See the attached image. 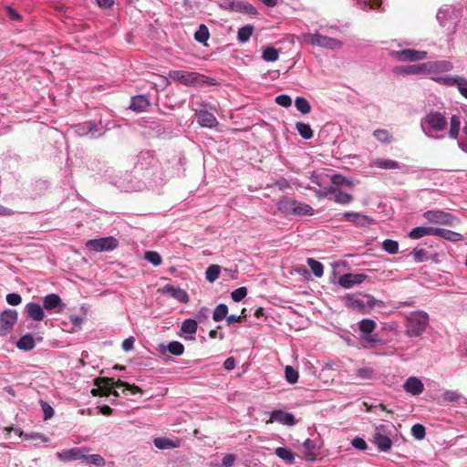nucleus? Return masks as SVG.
I'll use <instances>...</instances> for the list:
<instances>
[{
  "label": "nucleus",
  "instance_id": "50",
  "mask_svg": "<svg viewBox=\"0 0 467 467\" xmlns=\"http://www.w3.org/2000/svg\"><path fill=\"white\" fill-rule=\"evenodd\" d=\"M285 379L290 384H295L298 380V372L291 366L285 367Z\"/></svg>",
  "mask_w": 467,
  "mask_h": 467
},
{
  "label": "nucleus",
  "instance_id": "10",
  "mask_svg": "<svg viewBox=\"0 0 467 467\" xmlns=\"http://www.w3.org/2000/svg\"><path fill=\"white\" fill-rule=\"evenodd\" d=\"M75 131L78 136H88L96 139L104 134L102 128H99L95 121H87L75 126Z\"/></svg>",
  "mask_w": 467,
  "mask_h": 467
},
{
  "label": "nucleus",
  "instance_id": "1",
  "mask_svg": "<svg viewBox=\"0 0 467 467\" xmlns=\"http://www.w3.org/2000/svg\"><path fill=\"white\" fill-rule=\"evenodd\" d=\"M420 130L423 134L432 140H442L446 137L448 120L445 113L431 110L421 118Z\"/></svg>",
  "mask_w": 467,
  "mask_h": 467
},
{
  "label": "nucleus",
  "instance_id": "9",
  "mask_svg": "<svg viewBox=\"0 0 467 467\" xmlns=\"http://www.w3.org/2000/svg\"><path fill=\"white\" fill-rule=\"evenodd\" d=\"M389 56L398 61H420L427 57V52L416 49L393 50Z\"/></svg>",
  "mask_w": 467,
  "mask_h": 467
},
{
  "label": "nucleus",
  "instance_id": "62",
  "mask_svg": "<svg viewBox=\"0 0 467 467\" xmlns=\"http://www.w3.org/2000/svg\"><path fill=\"white\" fill-rule=\"evenodd\" d=\"M25 439L26 440L40 441L42 442L47 441V438L44 434L37 433V432L26 433Z\"/></svg>",
  "mask_w": 467,
  "mask_h": 467
},
{
  "label": "nucleus",
  "instance_id": "27",
  "mask_svg": "<svg viewBox=\"0 0 467 467\" xmlns=\"http://www.w3.org/2000/svg\"><path fill=\"white\" fill-rule=\"evenodd\" d=\"M28 316L36 321H40L44 318L45 313L40 305L36 303H29L26 306Z\"/></svg>",
  "mask_w": 467,
  "mask_h": 467
},
{
  "label": "nucleus",
  "instance_id": "37",
  "mask_svg": "<svg viewBox=\"0 0 467 467\" xmlns=\"http://www.w3.org/2000/svg\"><path fill=\"white\" fill-rule=\"evenodd\" d=\"M210 33L205 25H200L197 31L194 33V38L197 42L205 44L209 39Z\"/></svg>",
  "mask_w": 467,
  "mask_h": 467
},
{
  "label": "nucleus",
  "instance_id": "63",
  "mask_svg": "<svg viewBox=\"0 0 467 467\" xmlns=\"http://www.w3.org/2000/svg\"><path fill=\"white\" fill-rule=\"evenodd\" d=\"M41 405H42V409H43V412H44V419L45 420L51 419L54 415L53 408L47 402H42Z\"/></svg>",
  "mask_w": 467,
  "mask_h": 467
},
{
  "label": "nucleus",
  "instance_id": "19",
  "mask_svg": "<svg viewBox=\"0 0 467 467\" xmlns=\"http://www.w3.org/2000/svg\"><path fill=\"white\" fill-rule=\"evenodd\" d=\"M404 389L412 395H419L423 391L424 386L419 379L412 377L404 383Z\"/></svg>",
  "mask_w": 467,
  "mask_h": 467
},
{
  "label": "nucleus",
  "instance_id": "44",
  "mask_svg": "<svg viewBox=\"0 0 467 467\" xmlns=\"http://www.w3.org/2000/svg\"><path fill=\"white\" fill-rule=\"evenodd\" d=\"M221 268L217 265H210L205 272V277L209 282L215 281L220 275Z\"/></svg>",
  "mask_w": 467,
  "mask_h": 467
},
{
  "label": "nucleus",
  "instance_id": "12",
  "mask_svg": "<svg viewBox=\"0 0 467 467\" xmlns=\"http://www.w3.org/2000/svg\"><path fill=\"white\" fill-rule=\"evenodd\" d=\"M275 421H277L287 426H294L296 423V418L292 413L284 411L282 410H274L271 413L270 419L267 420V423H273Z\"/></svg>",
  "mask_w": 467,
  "mask_h": 467
},
{
  "label": "nucleus",
  "instance_id": "40",
  "mask_svg": "<svg viewBox=\"0 0 467 467\" xmlns=\"http://www.w3.org/2000/svg\"><path fill=\"white\" fill-rule=\"evenodd\" d=\"M306 263L308 266L311 268V271L317 277H320L324 273L323 265L314 258H307Z\"/></svg>",
  "mask_w": 467,
  "mask_h": 467
},
{
  "label": "nucleus",
  "instance_id": "56",
  "mask_svg": "<svg viewBox=\"0 0 467 467\" xmlns=\"http://www.w3.org/2000/svg\"><path fill=\"white\" fill-rule=\"evenodd\" d=\"M426 235H427L426 226L415 227L409 233V236L411 239H420Z\"/></svg>",
  "mask_w": 467,
  "mask_h": 467
},
{
  "label": "nucleus",
  "instance_id": "43",
  "mask_svg": "<svg viewBox=\"0 0 467 467\" xmlns=\"http://www.w3.org/2000/svg\"><path fill=\"white\" fill-rule=\"evenodd\" d=\"M358 328L365 334H371L376 328V323L371 319H363L358 323Z\"/></svg>",
  "mask_w": 467,
  "mask_h": 467
},
{
  "label": "nucleus",
  "instance_id": "3",
  "mask_svg": "<svg viewBox=\"0 0 467 467\" xmlns=\"http://www.w3.org/2000/svg\"><path fill=\"white\" fill-rule=\"evenodd\" d=\"M345 301L348 307L362 314L369 313L375 309L379 310L385 306L383 301L377 300L368 294H363V299L356 298L354 294L348 295L345 297Z\"/></svg>",
  "mask_w": 467,
  "mask_h": 467
},
{
  "label": "nucleus",
  "instance_id": "41",
  "mask_svg": "<svg viewBox=\"0 0 467 467\" xmlns=\"http://www.w3.org/2000/svg\"><path fill=\"white\" fill-rule=\"evenodd\" d=\"M279 57V52L273 47H266L262 54V58L266 62H275Z\"/></svg>",
  "mask_w": 467,
  "mask_h": 467
},
{
  "label": "nucleus",
  "instance_id": "45",
  "mask_svg": "<svg viewBox=\"0 0 467 467\" xmlns=\"http://www.w3.org/2000/svg\"><path fill=\"white\" fill-rule=\"evenodd\" d=\"M144 258L154 266L160 265L162 262L161 256L155 251L145 252Z\"/></svg>",
  "mask_w": 467,
  "mask_h": 467
},
{
  "label": "nucleus",
  "instance_id": "38",
  "mask_svg": "<svg viewBox=\"0 0 467 467\" xmlns=\"http://www.w3.org/2000/svg\"><path fill=\"white\" fill-rule=\"evenodd\" d=\"M362 10L378 9L381 5V0H355Z\"/></svg>",
  "mask_w": 467,
  "mask_h": 467
},
{
  "label": "nucleus",
  "instance_id": "59",
  "mask_svg": "<svg viewBox=\"0 0 467 467\" xmlns=\"http://www.w3.org/2000/svg\"><path fill=\"white\" fill-rule=\"evenodd\" d=\"M275 102H276V104H278L282 107H285V108H288L292 105V99H291L290 96L285 95V94L278 95L275 98Z\"/></svg>",
  "mask_w": 467,
  "mask_h": 467
},
{
  "label": "nucleus",
  "instance_id": "49",
  "mask_svg": "<svg viewBox=\"0 0 467 467\" xmlns=\"http://www.w3.org/2000/svg\"><path fill=\"white\" fill-rule=\"evenodd\" d=\"M374 223V220L367 215L357 213V217L354 219L353 223L359 227L370 225Z\"/></svg>",
  "mask_w": 467,
  "mask_h": 467
},
{
  "label": "nucleus",
  "instance_id": "18",
  "mask_svg": "<svg viewBox=\"0 0 467 467\" xmlns=\"http://www.w3.org/2000/svg\"><path fill=\"white\" fill-rule=\"evenodd\" d=\"M373 442L381 451H388L392 447V441L390 438L379 431H376L373 434Z\"/></svg>",
  "mask_w": 467,
  "mask_h": 467
},
{
  "label": "nucleus",
  "instance_id": "16",
  "mask_svg": "<svg viewBox=\"0 0 467 467\" xmlns=\"http://www.w3.org/2000/svg\"><path fill=\"white\" fill-rule=\"evenodd\" d=\"M329 192L335 202L339 204H348L353 201V196L349 193L344 192L337 187L329 186Z\"/></svg>",
  "mask_w": 467,
  "mask_h": 467
},
{
  "label": "nucleus",
  "instance_id": "47",
  "mask_svg": "<svg viewBox=\"0 0 467 467\" xmlns=\"http://www.w3.org/2000/svg\"><path fill=\"white\" fill-rule=\"evenodd\" d=\"M356 374L362 379H371L375 377V370L370 367H362L357 369Z\"/></svg>",
  "mask_w": 467,
  "mask_h": 467
},
{
  "label": "nucleus",
  "instance_id": "48",
  "mask_svg": "<svg viewBox=\"0 0 467 467\" xmlns=\"http://www.w3.org/2000/svg\"><path fill=\"white\" fill-rule=\"evenodd\" d=\"M382 247L387 253L390 254H395L398 253L399 244L394 240L386 239L382 243Z\"/></svg>",
  "mask_w": 467,
  "mask_h": 467
},
{
  "label": "nucleus",
  "instance_id": "64",
  "mask_svg": "<svg viewBox=\"0 0 467 467\" xmlns=\"http://www.w3.org/2000/svg\"><path fill=\"white\" fill-rule=\"evenodd\" d=\"M134 337H130L122 341V349L126 352L130 351L134 348Z\"/></svg>",
  "mask_w": 467,
  "mask_h": 467
},
{
  "label": "nucleus",
  "instance_id": "29",
  "mask_svg": "<svg viewBox=\"0 0 467 467\" xmlns=\"http://www.w3.org/2000/svg\"><path fill=\"white\" fill-rule=\"evenodd\" d=\"M313 214V208L304 202H298L296 200V204L293 208V215H312Z\"/></svg>",
  "mask_w": 467,
  "mask_h": 467
},
{
  "label": "nucleus",
  "instance_id": "60",
  "mask_svg": "<svg viewBox=\"0 0 467 467\" xmlns=\"http://www.w3.org/2000/svg\"><path fill=\"white\" fill-rule=\"evenodd\" d=\"M412 255L416 262L421 263L426 259V251L422 248H415L412 252Z\"/></svg>",
  "mask_w": 467,
  "mask_h": 467
},
{
  "label": "nucleus",
  "instance_id": "55",
  "mask_svg": "<svg viewBox=\"0 0 467 467\" xmlns=\"http://www.w3.org/2000/svg\"><path fill=\"white\" fill-rule=\"evenodd\" d=\"M411 433L415 439L422 440L426 434L425 428L421 424H415L411 428Z\"/></svg>",
  "mask_w": 467,
  "mask_h": 467
},
{
  "label": "nucleus",
  "instance_id": "58",
  "mask_svg": "<svg viewBox=\"0 0 467 467\" xmlns=\"http://www.w3.org/2000/svg\"><path fill=\"white\" fill-rule=\"evenodd\" d=\"M303 447L305 448L306 456L315 457L314 450L316 446L314 441L306 439L303 443Z\"/></svg>",
  "mask_w": 467,
  "mask_h": 467
},
{
  "label": "nucleus",
  "instance_id": "5",
  "mask_svg": "<svg viewBox=\"0 0 467 467\" xmlns=\"http://www.w3.org/2000/svg\"><path fill=\"white\" fill-rule=\"evenodd\" d=\"M305 43L331 50H337L343 47V42L337 38L323 36L318 33H306L302 35Z\"/></svg>",
  "mask_w": 467,
  "mask_h": 467
},
{
  "label": "nucleus",
  "instance_id": "31",
  "mask_svg": "<svg viewBox=\"0 0 467 467\" xmlns=\"http://www.w3.org/2000/svg\"><path fill=\"white\" fill-rule=\"evenodd\" d=\"M439 236L453 243L463 240V236L461 234L443 228L440 229Z\"/></svg>",
  "mask_w": 467,
  "mask_h": 467
},
{
  "label": "nucleus",
  "instance_id": "35",
  "mask_svg": "<svg viewBox=\"0 0 467 467\" xmlns=\"http://www.w3.org/2000/svg\"><path fill=\"white\" fill-rule=\"evenodd\" d=\"M295 107L302 114L306 115L311 111V105L308 100L303 97H296L295 99Z\"/></svg>",
  "mask_w": 467,
  "mask_h": 467
},
{
  "label": "nucleus",
  "instance_id": "8",
  "mask_svg": "<svg viewBox=\"0 0 467 467\" xmlns=\"http://www.w3.org/2000/svg\"><path fill=\"white\" fill-rule=\"evenodd\" d=\"M169 77L173 81L179 82L185 86H197L204 82L203 75L185 70H171L169 73Z\"/></svg>",
  "mask_w": 467,
  "mask_h": 467
},
{
  "label": "nucleus",
  "instance_id": "26",
  "mask_svg": "<svg viewBox=\"0 0 467 467\" xmlns=\"http://www.w3.org/2000/svg\"><path fill=\"white\" fill-rule=\"evenodd\" d=\"M461 129V118L458 115H452L450 119V129L448 130V137L455 140L459 136Z\"/></svg>",
  "mask_w": 467,
  "mask_h": 467
},
{
  "label": "nucleus",
  "instance_id": "17",
  "mask_svg": "<svg viewBox=\"0 0 467 467\" xmlns=\"http://www.w3.org/2000/svg\"><path fill=\"white\" fill-rule=\"evenodd\" d=\"M394 72L403 75L426 74L424 63L419 65L400 66L395 67Z\"/></svg>",
  "mask_w": 467,
  "mask_h": 467
},
{
  "label": "nucleus",
  "instance_id": "23",
  "mask_svg": "<svg viewBox=\"0 0 467 467\" xmlns=\"http://www.w3.org/2000/svg\"><path fill=\"white\" fill-rule=\"evenodd\" d=\"M295 204L296 200L288 197H284L276 202L278 211L285 215L293 214V208Z\"/></svg>",
  "mask_w": 467,
  "mask_h": 467
},
{
  "label": "nucleus",
  "instance_id": "53",
  "mask_svg": "<svg viewBox=\"0 0 467 467\" xmlns=\"http://www.w3.org/2000/svg\"><path fill=\"white\" fill-rule=\"evenodd\" d=\"M462 398L461 393L456 390H446L442 394V400L444 402H455Z\"/></svg>",
  "mask_w": 467,
  "mask_h": 467
},
{
  "label": "nucleus",
  "instance_id": "34",
  "mask_svg": "<svg viewBox=\"0 0 467 467\" xmlns=\"http://www.w3.org/2000/svg\"><path fill=\"white\" fill-rule=\"evenodd\" d=\"M463 77L461 76H446L442 78H432V79L438 81L439 83L447 85V86H456L457 88L460 87V82H462V79Z\"/></svg>",
  "mask_w": 467,
  "mask_h": 467
},
{
  "label": "nucleus",
  "instance_id": "4",
  "mask_svg": "<svg viewBox=\"0 0 467 467\" xmlns=\"http://www.w3.org/2000/svg\"><path fill=\"white\" fill-rule=\"evenodd\" d=\"M429 324V316L423 311L411 313L406 318L405 334L408 337H420L426 330Z\"/></svg>",
  "mask_w": 467,
  "mask_h": 467
},
{
  "label": "nucleus",
  "instance_id": "33",
  "mask_svg": "<svg viewBox=\"0 0 467 467\" xmlns=\"http://www.w3.org/2000/svg\"><path fill=\"white\" fill-rule=\"evenodd\" d=\"M296 129L304 140H309L313 137L314 133L309 124L298 121L296 123Z\"/></svg>",
  "mask_w": 467,
  "mask_h": 467
},
{
  "label": "nucleus",
  "instance_id": "24",
  "mask_svg": "<svg viewBox=\"0 0 467 467\" xmlns=\"http://www.w3.org/2000/svg\"><path fill=\"white\" fill-rule=\"evenodd\" d=\"M453 8L450 5H444L438 10L436 18L441 26H445L447 22L452 18Z\"/></svg>",
  "mask_w": 467,
  "mask_h": 467
},
{
  "label": "nucleus",
  "instance_id": "54",
  "mask_svg": "<svg viewBox=\"0 0 467 467\" xmlns=\"http://www.w3.org/2000/svg\"><path fill=\"white\" fill-rule=\"evenodd\" d=\"M153 442L158 449L161 450L175 447L173 441L166 438H156Z\"/></svg>",
  "mask_w": 467,
  "mask_h": 467
},
{
  "label": "nucleus",
  "instance_id": "32",
  "mask_svg": "<svg viewBox=\"0 0 467 467\" xmlns=\"http://www.w3.org/2000/svg\"><path fill=\"white\" fill-rule=\"evenodd\" d=\"M254 27L252 25H246V26L239 28V30L237 32L238 41L240 43L247 42L250 39V37L254 32Z\"/></svg>",
  "mask_w": 467,
  "mask_h": 467
},
{
  "label": "nucleus",
  "instance_id": "7",
  "mask_svg": "<svg viewBox=\"0 0 467 467\" xmlns=\"http://www.w3.org/2000/svg\"><path fill=\"white\" fill-rule=\"evenodd\" d=\"M423 217L431 223L455 226L459 219L450 213L441 210H430L423 213Z\"/></svg>",
  "mask_w": 467,
  "mask_h": 467
},
{
  "label": "nucleus",
  "instance_id": "61",
  "mask_svg": "<svg viewBox=\"0 0 467 467\" xmlns=\"http://www.w3.org/2000/svg\"><path fill=\"white\" fill-rule=\"evenodd\" d=\"M351 444L354 448L364 451L368 448L367 442L363 438L356 437L352 440Z\"/></svg>",
  "mask_w": 467,
  "mask_h": 467
},
{
  "label": "nucleus",
  "instance_id": "20",
  "mask_svg": "<svg viewBox=\"0 0 467 467\" xmlns=\"http://www.w3.org/2000/svg\"><path fill=\"white\" fill-rule=\"evenodd\" d=\"M197 119L202 127L213 128L218 124L214 115L207 110H200Z\"/></svg>",
  "mask_w": 467,
  "mask_h": 467
},
{
  "label": "nucleus",
  "instance_id": "13",
  "mask_svg": "<svg viewBox=\"0 0 467 467\" xmlns=\"http://www.w3.org/2000/svg\"><path fill=\"white\" fill-rule=\"evenodd\" d=\"M367 278L364 274H346L339 277L338 284L345 289L352 288L355 285H359Z\"/></svg>",
  "mask_w": 467,
  "mask_h": 467
},
{
  "label": "nucleus",
  "instance_id": "2",
  "mask_svg": "<svg viewBox=\"0 0 467 467\" xmlns=\"http://www.w3.org/2000/svg\"><path fill=\"white\" fill-rule=\"evenodd\" d=\"M94 385L96 388L90 391L93 396L108 397L110 395L112 389L121 387L124 388L123 393H126V391H130L133 395L142 393V389L140 387L120 379L115 380L113 378H97L94 379Z\"/></svg>",
  "mask_w": 467,
  "mask_h": 467
},
{
  "label": "nucleus",
  "instance_id": "57",
  "mask_svg": "<svg viewBox=\"0 0 467 467\" xmlns=\"http://www.w3.org/2000/svg\"><path fill=\"white\" fill-rule=\"evenodd\" d=\"M84 459H87L90 463H92L96 466H99V467H101L105 464L104 458L99 454H91L88 456L85 455Z\"/></svg>",
  "mask_w": 467,
  "mask_h": 467
},
{
  "label": "nucleus",
  "instance_id": "51",
  "mask_svg": "<svg viewBox=\"0 0 467 467\" xmlns=\"http://www.w3.org/2000/svg\"><path fill=\"white\" fill-rule=\"evenodd\" d=\"M330 181L332 182V186L334 187H337L339 185H347V186H351L352 185V182L348 180L346 177H344L343 175L341 174H334L331 176L330 178Z\"/></svg>",
  "mask_w": 467,
  "mask_h": 467
},
{
  "label": "nucleus",
  "instance_id": "36",
  "mask_svg": "<svg viewBox=\"0 0 467 467\" xmlns=\"http://www.w3.org/2000/svg\"><path fill=\"white\" fill-rule=\"evenodd\" d=\"M275 454L280 459L284 460L287 463H293L295 461V455L289 449L285 447H278L275 449Z\"/></svg>",
  "mask_w": 467,
  "mask_h": 467
},
{
  "label": "nucleus",
  "instance_id": "11",
  "mask_svg": "<svg viewBox=\"0 0 467 467\" xmlns=\"http://www.w3.org/2000/svg\"><path fill=\"white\" fill-rule=\"evenodd\" d=\"M17 320V313L15 310L4 311L0 314V335L8 334Z\"/></svg>",
  "mask_w": 467,
  "mask_h": 467
},
{
  "label": "nucleus",
  "instance_id": "22",
  "mask_svg": "<svg viewBox=\"0 0 467 467\" xmlns=\"http://www.w3.org/2000/svg\"><path fill=\"white\" fill-rule=\"evenodd\" d=\"M58 306H60V308L57 312H60L64 304L57 294H49L44 298V307L47 310H53Z\"/></svg>",
  "mask_w": 467,
  "mask_h": 467
},
{
  "label": "nucleus",
  "instance_id": "25",
  "mask_svg": "<svg viewBox=\"0 0 467 467\" xmlns=\"http://www.w3.org/2000/svg\"><path fill=\"white\" fill-rule=\"evenodd\" d=\"M234 12L248 14L251 16H257V9L248 2L237 1L234 5Z\"/></svg>",
  "mask_w": 467,
  "mask_h": 467
},
{
  "label": "nucleus",
  "instance_id": "6",
  "mask_svg": "<svg viewBox=\"0 0 467 467\" xmlns=\"http://www.w3.org/2000/svg\"><path fill=\"white\" fill-rule=\"evenodd\" d=\"M85 245L91 252H111L119 246V240L113 236L89 239L86 242Z\"/></svg>",
  "mask_w": 467,
  "mask_h": 467
},
{
  "label": "nucleus",
  "instance_id": "21",
  "mask_svg": "<svg viewBox=\"0 0 467 467\" xmlns=\"http://www.w3.org/2000/svg\"><path fill=\"white\" fill-rule=\"evenodd\" d=\"M149 106L150 101L148 98L145 95H138L131 98L130 109L133 111L141 112Z\"/></svg>",
  "mask_w": 467,
  "mask_h": 467
},
{
  "label": "nucleus",
  "instance_id": "52",
  "mask_svg": "<svg viewBox=\"0 0 467 467\" xmlns=\"http://www.w3.org/2000/svg\"><path fill=\"white\" fill-rule=\"evenodd\" d=\"M374 137L381 142L389 143L391 141V136L389 135V131L382 129H378L374 130L373 132Z\"/></svg>",
  "mask_w": 467,
  "mask_h": 467
},
{
  "label": "nucleus",
  "instance_id": "39",
  "mask_svg": "<svg viewBox=\"0 0 467 467\" xmlns=\"http://www.w3.org/2000/svg\"><path fill=\"white\" fill-rule=\"evenodd\" d=\"M228 307L225 304H219L213 314V319L215 322L222 321L223 319L227 317Z\"/></svg>",
  "mask_w": 467,
  "mask_h": 467
},
{
  "label": "nucleus",
  "instance_id": "28",
  "mask_svg": "<svg viewBox=\"0 0 467 467\" xmlns=\"http://www.w3.org/2000/svg\"><path fill=\"white\" fill-rule=\"evenodd\" d=\"M35 340L34 337L30 334H26L19 338L16 342V347L24 351L32 350L35 348Z\"/></svg>",
  "mask_w": 467,
  "mask_h": 467
},
{
  "label": "nucleus",
  "instance_id": "15",
  "mask_svg": "<svg viewBox=\"0 0 467 467\" xmlns=\"http://www.w3.org/2000/svg\"><path fill=\"white\" fill-rule=\"evenodd\" d=\"M371 167L379 168L382 170H396L402 169L405 165H400V162L393 160L376 158L370 162Z\"/></svg>",
  "mask_w": 467,
  "mask_h": 467
},
{
  "label": "nucleus",
  "instance_id": "14",
  "mask_svg": "<svg viewBox=\"0 0 467 467\" xmlns=\"http://www.w3.org/2000/svg\"><path fill=\"white\" fill-rule=\"evenodd\" d=\"M425 73L447 72L452 69V64L450 61H431L424 63Z\"/></svg>",
  "mask_w": 467,
  "mask_h": 467
},
{
  "label": "nucleus",
  "instance_id": "30",
  "mask_svg": "<svg viewBox=\"0 0 467 467\" xmlns=\"http://www.w3.org/2000/svg\"><path fill=\"white\" fill-rule=\"evenodd\" d=\"M59 458L66 460V461H71V460H78V459H84L85 455L82 453L81 449L79 448H73L68 451H64L63 453L58 454Z\"/></svg>",
  "mask_w": 467,
  "mask_h": 467
},
{
  "label": "nucleus",
  "instance_id": "42",
  "mask_svg": "<svg viewBox=\"0 0 467 467\" xmlns=\"http://www.w3.org/2000/svg\"><path fill=\"white\" fill-rule=\"evenodd\" d=\"M197 322L194 319H185L181 327V330L185 334H195L197 331Z\"/></svg>",
  "mask_w": 467,
  "mask_h": 467
},
{
  "label": "nucleus",
  "instance_id": "46",
  "mask_svg": "<svg viewBox=\"0 0 467 467\" xmlns=\"http://www.w3.org/2000/svg\"><path fill=\"white\" fill-rule=\"evenodd\" d=\"M168 351L175 356H181L184 352V346L179 341H171L167 346Z\"/></svg>",
  "mask_w": 467,
  "mask_h": 467
}]
</instances>
